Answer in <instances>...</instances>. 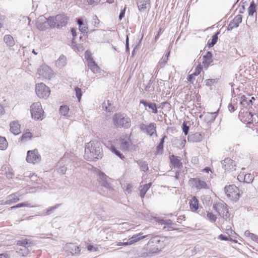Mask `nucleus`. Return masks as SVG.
Returning <instances> with one entry per match:
<instances>
[{
  "label": "nucleus",
  "mask_w": 258,
  "mask_h": 258,
  "mask_svg": "<svg viewBox=\"0 0 258 258\" xmlns=\"http://www.w3.org/2000/svg\"><path fill=\"white\" fill-rule=\"evenodd\" d=\"M140 128L142 131L146 133L150 136L156 133V124L154 123H151L149 125L142 123L140 124Z\"/></svg>",
  "instance_id": "obj_16"
},
{
  "label": "nucleus",
  "mask_w": 258,
  "mask_h": 258,
  "mask_svg": "<svg viewBox=\"0 0 258 258\" xmlns=\"http://www.w3.org/2000/svg\"><path fill=\"white\" fill-rule=\"evenodd\" d=\"M32 117L42 120L44 118V111L40 102L33 103L30 107Z\"/></svg>",
  "instance_id": "obj_5"
},
{
  "label": "nucleus",
  "mask_w": 258,
  "mask_h": 258,
  "mask_svg": "<svg viewBox=\"0 0 258 258\" xmlns=\"http://www.w3.org/2000/svg\"><path fill=\"white\" fill-rule=\"evenodd\" d=\"M103 150L101 143L97 140H93L86 144L85 158L88 161H95L103 157Z\"/></svg>",
  "instance_id": "obj_1"
},
{
  "label": "nucleus",
  "mask_w": 258,
  "mask_h": 258,
  "mask_svg": "<svg viewBox=\"0 0 258 258\" xmlns=\"http://www.w3.org/2000/svg\"><path fill=\"white\" fill-rule=\"evenodd\" d=\"M148 107L151 109V111L154 113H157L158 112L156 104L155 103L149 102Z\"/></svg>",
  "instance_id": "obj_44"
},
{
  "label": "nucleus",
  "mask_w": 258,
  "mask_h": 258,
  "mask_svg": "<svg viewBox=\"0 0 258 258\" xmlns=\"http://www.w3.org/2000/svg\"><path fill=\"white\" fill-rule=\"evenodd\" d=\"M16 252L18 253L21 256H26L27 255L29 252L30 250L29 249L28 246H23L17 248Z\"/></svg>",
  "instance_id": "obj_30"
},
{
  "label": "nucleus",
  "mask_w": 258,
  "mask_h": 258,
  "mask_svg": "<svg viewBox=\"0 0 258 258\" xmlns=\"http://www.w3.org/2000/svg\"><path fill=\"white\" fill-rule=\"evenodd\" d=\"M10 131L15 135L20 133V125L16 121H13L10 124Z\"/></svg>",
  "instance_id": "obj_26"
},
{
  "label": "nucleus",
  "mask_w": 258,
  "mask_h": 258,
  "mask_svg": "<svg viewBox=\"0 0 258 258\" xmlns=\"http://www.w3.org/2000/svg\"><path fill=\"white\" fill-rule=\"evenodd\" d=\"M67 64V58L66 57L61 54L58 59L56 61L55 64L57 67L61 68L64 67Z\"/></svg>",
  "instance_id": "obj_31"
},
{
  "label": "nucleus",
  "mask_w": 258,
  "mask_h": 258,
  "mask_svg": "<svg viewBox=\"0 0 258 258\" xmlns=\"http://www.w3.org/2000/svg\"><path fill=\"white\" fill-rule=\"evenodd\" d=\"M250 238L252 240L258 243V236L257 235H256L254 234H250Z\"/></svg>",
  "instance_id": "obj_63"
},
{
  "label": "nucleus",
  "mask_w": 258,
  "mask_h": 258,
  "mask_svg": "<svg viewBox=\"0 0 258 258\" xmlns=\"http://www.w3.org/2000/svg\"><path fill=\"white\" fill-rule=\"evenodd\" d=\"M102 107L105 109L107 112H111L113 111V107L111 105V102L107 100V102H104L102 104Z\"/></svg>",
  "instance_id": "obj_40"
},
{
  "label": "nucleus",
  "mask_w": 258,
  "mask_h": 258,
  "mask_svg": "<svg viewBox=\"0 0 258 258\" xmlns=\"http://www.w3.org/2000/svg\"><path fill=\"white\" fill-rule=\"evenodd\" d=\"M220 33L219 32H217L214 35H213L211 41L209 40L208 42V45L209 47H213L217 42L218 36V35Z\"/></svg>",
  "instance_id": "obj_37"
},
{
  "label": "nucleus",
  "mask_w": 258,
  "mask_h": 258,
  "mask_svg": "<svg viewBox=\"0 0 258 258\" xmlns=\"http://www.w3.org/2000/svg\"><path fill=\"white\" fill-rule=\"evenodd\" d=\"M125 48L126 51L127 52H130V48H129V38L128 36H126V40H125Z\"/></svg>",
  "instance_id": "obj_59"
},
{
  "label": "nucleus",
  "mask_w": 258,
  "mask_h": 258,
  "mask_svg": "<svg viewBox=\"0 0 258 258\" xmlns=\"http://www.w3.org/2000/svg\"><path fill=\"white\" fill-rule=\"evenodd\" d=\"M253 179H254L253 175H252L250 173H249V174H246L244 175V178H243V181L247 183H250L252 182Z\"/></svg>",
  "instance_id": "obj_43"
},
{
  "label": "nucleus",
  "mask_w": 258,
  "mask_h": 258,
  "mask_svg": "<svg viewBox=\"0 0 258 258\" xmlns=\"http://www.w3.org/2000/svg\"><path fill=\"white\" fill-rule=\"evenodd\" d=\"M150 0H140L137 3L138 9L140 12L144 11L150 6Z\"/></svg>",
  "instance_id": "obj_27"
},
{
  "label": "nucleus",
  "mask_w": 258,
  "mask_h": 258,
  "mask_svg": "<svg viewBox=\"0 0 258 258\" xmlns=\"http://www.w3.org/2000/svg\"><path fill=\"white\" fill-rule=\"evenodd\" d=\"M8 146V143L5 138L0 136V150L6 149Z\"/></svg>",
  "instance_id": "obj_42"
},
{
  "label": "nucleus",
  "mask_w": 258,
  "mask_h": 258,
  "mask_svg": "<svg viewBox=\"0 0 258 258\" xmlns=\"http://www.w3.org/2000/svg\"><path fill=\"white\" fill-rule=\"evenodd\" d=\"M207 217L211 222H215L217 219V217L215 215L208 212H207Z\"/></svg>",
  "instance_id": "obj_51"
},
{
  "label": "nucleus",
  "mask_w": 258,
  "mask_h": 258,
  "mask_svg": "<svg viewBox=\"0 0 258 258\" xmlns=\"http://www.w3.org/2000/svg\"><path fill=\"white\" fill-rule=\"evenodd\" d=\"M256 4H255L254 1H252L250 4V6L248 9V15L249 16H252L253 15V14L256 12Z\"/></svg>",
  "instance_id": "obj_38"
},
{
  "label": "nucleus",
  "mask_w": 258,
  "mask_h": 258,
  "mask_svg": "<svg viewBox=\"0 0 258 258\" xmlns=\"http://www.w3.org/2000/svg\"><path fill=\"white\" fill-rule=\"evenodd\" d=\"M216 82V81L215 79H207L206 80V85L208 86H210L212 84H214Z\"/></svg>",
  "instance_id": "obj_56"
},
{
  "label": "nucleus",
  "mask_w": 258,
  "mask_h": 258,
  "mask_svg": "<svg viewBox=\"0 0 258 258\" xmlns=\"http://www.w3.org/2000/svg\"><path fill=\"white\" fill-rule=\"evenodd\" d=\"M148 235H143L142 232L133 235L130 238H129L126 242H118L117 245L118 246H124L132 245L138 241L148 237Z\"/></svg>",
  "instance_id": "obj_9"
},
{
  "label": "nucleus",
  "mask_w": 258,
  "mask_h": 258,
  "mask_svg": "<svg viewBox=\"0 0 258 258\" xmlns=\"http://www.w3.org/2000/svg\"><path fill=\"white\" fill-rule=\"evenodd\" d=\"M169 159L172 166L174 168L181 169L183 167L181 159L178 157L172 155L169 156Z\"/></svg>",
  "instance_id": "obj_20"
},
{
  "label": "nucleus",
  "mask_w": 258,
  "mask_h": 258,
  "mask_svg": "<svg viewBox=\"0 0 258 258\" xmlns=\"http://www.w3.org/2000/svg\"><path fill=\"white\" fill-rule=\"evenodd\" d=\"M75 91L76 96L77 98H78L79 101H80L81 99V97L82 95V90L80 88L77 87L75 88Z\"/></svg>",
  "instance_id": "obj_50"
},
{
  "label": "nucleus",
  "mask_w": 258,
  "mask_h": 258,
  "mask_svg": "<svg viewBox=\"0 0 258 258\" xmlns=\"http://www.w3.org/2000/svg\"><path fill=\"white\" fill-rule=\"evenodd\" d=\"M202 70V67H201V66L200 64L198 65L196 68L195 71L193 73V75H194L195 76L199 75L200 74V73H201Z\"/></svg>",
  "instance_id": "obj_55"
},
{
  "label": "nucleus",
  "mask_w": 258,
  "mask_h": 258,
  "mask_svg": "<svg viewBox=\"0 0 258 258\" xmlns=\"http://www.w3.org/2000/svg\"><path fill=\"white\" fill-rule=\"evenodd\" d=\"M242 16L238 15L234 17L232 21L230 22L228 26L227 30L230 31L232 30L234 28H237L239 26L240 23L242 22Z\"/></svg>",
  "instance_id": "obj_18"
},
{
  "label": "nucleus",
  "mask_w": 258,
  "mask_h": 258,
  "mask_svg": "<svg viewBox=\"0 0 258 258\" xmlns=\"http://www.w3.org/2000/svg\"><path fill=\"white\" fill-rule=\"evenodd\" d=\"M160 223L162 224L165 225L163 227V229L165 231H171V230H177L178 229L175 227V224L173 223L171 220H161Z\"/></svg>",
  "instance_id": "obj_21"
},
{
  "label": "nucleus",
  "mask_w": 258,
  "mask_h": 258,
  "mask_svg": "<svg viewBox=\"0 0 258 258\" xmlns=\"http://www.w3.org/2000/svg\"><path fill=\"white\" fill-rule=\"evenodd\" d=\"M4 41L9 46H13L15 44L14 39L10 35H6L4 37Z\"/></svg>",
  "instance_id": "obj_35"
},
{
  "label": "nucleus",
  "mask_w": 258,
  "mask_h": 258,
  "mask_svg": "<svg viewBox=\"0 0 258 258\" xmlns=\"http://www.w3.org/2000/svg\"><path fill=\"white\" fill-rule=\"evenodd\" d=\"M217 115V112L208 113L204 117V121L207 123H211L214 122Z\"/></svg>",
  "instance_id": "obj_29"
},
{
  "label": "nucleus",
  "mask_w": 258,
  "mask_h": 258,
  "mask_svg": "<svg viewBox=\"0 0 258 258\" xmlns=\"http://www.w3.org/2000/svg\"><path fill=\"white\" fill-rule=\"evenodd\" d=\"M190 208L193 211H197L199 208V202L196 197H193L192 200L190 201Z\"/></svg>",
  "instance_id": "obj_36"
},
{
  "label": "nucleus",
  "mask_w": 258,
  "mask_h": 258,
  "mask_svg": "<svg viewBox=\"0 0 258 258\" xmlns=\"http://www.w3.org/2000/svg\"><path fill=\"white\" fill-rule=\"evenodd\" d=\"M32 243L30 242H29V240L27 239H22L21 240H19L17 242V245L20 247L23 246H28L30 247L31 246Z\"/></svg>",
  "instance_id": "obj_39"
},
{
  "label": "nucleus",
  "mask_w": 258,
  "mask_h": 258,
  "mask_svg": "<svg viewBox=\"0 0 258 258\" xmlns=\"http://www.w3.org/2000/svg\"><path fill=\"white\" fill-rule=\"evenodd\" d=\"M213 54L211 51H208L206 54L203 56V64L205 69H207L210 64L213 62Z\"/></svg>",
  "instance_id": "obj_23"
},
{
  "label": "nucleus",
  "mask_w": 258,
  "mask_h": 258,
  "mask_svg": "<svg viewBox=\"0 0 258 258\" xmlns=\"http://www.w3.org/2000/svg\"><path fill=\"white\" fill-rule=\"evenodd\" d=\"M126 8L125 7L123 10H122L119 15V19L121 20L122 18L124 17L125 12Z\"/></svg>",
  "instance_id": "obj_62"
},
{
  "label": "nucleus",
  "mask_w": 258,
  "mask_h": 258,
  "mask_svg": "<svg viewBox=\"0 0 258 258\" xmlns=\"http://www.w3.org/2000/svg\"><path fill=\"white\" fill-rule=\"evenodd\" d=\"M224 191L227 197L230 200L237 201L239 198V189L235 185L232 184L226 186Z\"/></svg>",
  "instance_id": "obj_6"
},
{
  "label": "nucleus",
  "mask_w": 258,
  "mask_h": 258,
  "mask_svg": "<svg viewBox=\"0 0 258 258\" xmlns=\"http://www.w3.org/2000/svg\"><path fill=\"white\" fill-rule=\"evenodd\" d=\"M151 184V183H149L144 185L143 187L142 186H140L141 189H140V196L142 198H144L146 193L150 188Z\"/></svg>",
  "instance_id": "obj_33"
},
{
  "label": "nucleus",
  "mask_w": 258,
  "mask_h": 258,
  "mask_svg": "<svg viewBox=\"0 0 258 258\" xmlns=\"http://www.w3.org/2000/svg\"><path fill=\"white\" fill-rule=\"evenodd\" d=\"M218 239L221 240L228 241L229 239L231 238L228 236H225L223 234H220L218 237Z\"/></svg>",
  "instance_id": "obj_58"
},
{
  "label": "nucleus",
  "mask_w": 258,
  "mask_h": 258,
  "mask_svg": "<svg viewBox=\"0 0 258 258\" xmlns=\"http://www.w3.org/2000/svg\"><path fill=\"white\" fill-rule=\"evenodd\" d=\"M164 242L160 239L159 236H155L150 239L147 245L144 248L146 252L143 254L147 255L149 253H158L163 247Z\"/></svg>",
  "instance_id": "obj_2"
},
{
  "label": "nucleus",
  "mask_w": 258,
  "mask_h": 258,
  "mask_svg": "<svg viewBox=\"0 0 258 258\" xmlns=\"http://www.w3.org/2000/svg\"><path fill=\"white\" fill-rule=\"evenodd\" d=\"M77 24L79 25V30L82 33H85L87 31L88 27L84 23L83 21L78 20L77 21Z\"/></svg>",
  "instance_id": "obj_41"
},
{
  "label": "nucleus",
  "mask_w": 258,
  "mask_h": 258,
  "mask_svg": "<svg viewBox=\"0 0 258 258\" xmlns=\"http://www.w3.org/2000/svg\"><path fill=\"white\" fill-rule=\"evenodd\" d=\"M254 100H255V98L254 97L249 99L248 97L242 95L240 97V104L243 107L247 108L248 106H249L252 108L251 106L253 105V102Z\"/></svg>",
  "instance_id": "obj_17"
},
{
  "label": "nucleus",
  "mask_w": 258,
  "mask_h": 258,
  "mask_svg": "<svg viewBox=\"0 0 258 258\" xmlns=\"http://www.w3.org/2000/svg\"><path fill=\"white\" fill-rule=\"evenodd\" d=\"M167 60L168 59H166V57L165 56L163 57L159 61L158 63V66L160 68L164 67L165 66Z\"/></svg>",
  "instance_id": "obj_54"
},
{
  "label": "nucleus",
  "mask_w": 258,
  "mask_h": 258,
  "mask_svg": "<svg viewBox=\"0 0 258 258\" xmlns=\"http://www.w3.org/2000/svg\"><path fill=\"white\" fill-rule=\"evenodd\" d=\"M69 111V108L67 105L61 106L59 109L60 113L64 116L66 115Z\"/></svg>",
  "instance_id": "obj_46"
},
{
  "label": "nucleus",
  "mask_w": 258,
  "mask_h": 258,
  "mask_svg": "<svg viewBox=\"0 0 258 258\" xmlns=\"http://www.w3.org/2000/svg\"><path fill=\"white\" fill-rule=\"evenodd\" d=\"M19 201V198L16 194L11 195L7 197V199L5 202L6 204L11 205L13 203H16Z\"/></svg>",
  "instance_id": "obj_32"
},
{
  "label": "nucleus",
  "mask_w": 258,
  "mask_h": 258,
  "mask_svg": "<svg viewBox=\"0 0 258 258\" xmlns=\"http://www.w3.org/2000/svg\"><path fill=\"white\" fill-rule=\"evenodd\" d=\"M41 156L37 150L28 151L26 157V160L28 162L35 164L40 161Z\"/></svg>",
  "instance_id": "obj_10"
},
{
  "label": "nucleus",
  "mask_w": 258,
  "mask_h": 258,
  "mask_svg": "<svg viewBox=\"0 0 258 258\" xmlns=\"http://www.w3.org/2000/svg\"><path fill=\"white\" fill-rule=\"evenodd\" d=\"M85 57L87 62H88L89 59H93V58L91 57V52L88 50H87L85 52Z\"/></svg>",
  "instance_id": "obj_57"
},
{
  "label": "nucleus",
  "mask_w": 258,
  "mask_h": 258,
  "mask_svg": "<svg viewBox=\"0 0 258 258\" xmlns=\"http://www.w3.org/2000/svg\"><path fill=\"white\" fill-rule=\"evenodd\" d=\"M68 17L64 15H57L55 17H49V23L51 28L56 27L60 28L68 24Z\"/></svg>",
  "instance_id": "obj_4"
},
{
  "label": "nucleus",
  "mask_w": 258,
  "mask_h": 258,
  "mask_svg": "<svg viewBox=\"0 0 258 258\" xmlns=\"http://www.w3.org/2000/svg\"><path fill=\"white\" fill-rule=\"evenodd\" d=\"M87 66L91 71L94 73L98 72L99 70V67L93 59H89L88 62H87Z\"/></svg>",
  "instance_id": "obj_28"
},
{
  "label": "nucleus",
  "mask_w": 258,
  "mask_h": 258,
  "mask_svg": "<svg viewBox=\"0 0 258 258\" xmlns=\"http://www.w3.org/2000/svg\"><path fill=\"white\" fill-rule=\"evenodd\" d=\"M213 209L216 211L221 217L227 219L230 214L226 204L223 203H218L213 205Z\"/></svg>",
  "instance_id": "obj_7"
},
{
  "label": "nucleus",
  "mask_w": 258,
  "mask_h": 258,
  "mask_svg": "<svg viewBox=\"0 0 258 258\" xmlns=\"http://www.w3.org/2000/svg\"><path fill=\"white\" fill-rule=\"evenodd\" d=\"M163 151V145L162 143H159L156 147V154H162Z\"/></svg>",
  "instance_id": "obj_53"
},
{
  "label": "nucleus",
  "mask_w": 258,
  "mask_h": 258,
  "mask_svg": "<svg viewBox=\"0 0 258 258\" xmlns=\"http://www.w3.org/2000/svg\"><path fill=\"white\" fill-rule=\"evenodd\" d=\"M37 73L39 75L44 77L48 79H50L53 76V74L51 73V70L46 65L40 66L38 69Z\"/></svg>",
  "instance_id": "obj_15"
},
{
  "label": "nucleus",
  "mask_w": 258,
  "mask_h": 258,
  "mask_svg": "<svg viewBox=\"0 0 258 258\" xmlns=\"http://www.w3.org/2000/svg\"><path fill=\"white\" fill-rule=\"evenodd\" d=\"M191 180L194 182V185L198 189L208 188L206 182L199 178H192Z\"/></svg>",
  "instance_id": "obj_25"
},
{
  "label": "nucleus",
  "mask_w": 258,
  "mask_h": 258,
  "mask_svg": "<svg viewBox=\"0 0 258 258\" xmlns=\"http://www.w3.org/2000/svg\"><path fill=\"white\" fill-rule=\"evenodd\" d=\"M66 171H67V167H65V166H62L59 169V172H60V173L62 174H66Z\"/></svg>",
  "instance_id": "obj_64"
},
{
  "label": "nucleus",
  "mask_w": 258,
  "mask_h": 258,
  "mask_svg": "<svg viewBox=\"0 0 258 258\" xmlns=\"http://www.w3.org/2000/svg\"><path fill=\"white\" fill-rule=\"evenodd\" d=\"M113 124L116 127L128 128L131 126V119L121 113H116L112 117Z\"/></svg>",
  "instance_id": "obj_3"
},
{
  "label": "nucleus",
  "mask_w": 258,
  "mask_h": 258,
  "mask_svg": "<svg viewBox=\"0 0 258 258\" xmlns=\"http://www.w3.org/2000/svg\"><path fill=\"white\" fill-rule=\"evenodd\" d=\"M111 151L112 153H114L116 156L119 157L121 159H123L124 157L122 154H121L120 151L116 149V148L114 146H111Z\"/></svg>",
  "instance_id": "obj_45"
},
{
  "label": "nucleus",
  "mask_w": 258,
  "mask_h": 258,
  "mask_svg": "<svg viewBox=\"0 0 258 258\" xmlns=\"http://www.w3.org/2000/svg\"><path fill=\"white\" fill-rule=\"evenodd\" d=\"M187 123L189 124V122L184 121L182 124V128L183 132L185 135H187L188 133L189 126L187 125Z\"/></svg>",
  "instance_id": "obj_47"
},
{
  "label": "nucleus",
  "mask_w": 258,
  "mask_h": 258,
  "mask_svg": "<svg viewBox=\"0 0 258 258\" xmlns=\"http://www.w3.org/2000/svg\"><path fill=\"white\" fill-rule=\"evenodd\" d=\"M32 137V134L30 132H26V133L23 134L21 137V141H27V139H30Z\"/></svg>",
  "instance_id": "obj_52"
},
{
  "label": "nucleus",
  "mask_w": 258,
  "mask_h": 258,
  "mask_svg": "<svg viewBox=\"0 0 258 258\" xmlns=\"http://www.w3.org/2000/svg\"><path fill=\"white\" fill-rule=\"evenodd\" d=\"M132 142L130 139V136L125 134L122 136L119 139L120 148L123 151H127L129 149Z\"/></svg>",
  "instance_id": "obj_11"
},
{
  "label": "nucleus",
  "mask_w": 258,
  "mask_h": 258,
  "mask_svg": "<svg viewBox=\"0 0 258 258\" xmlns=\"http://www.w3.org/2000/svg\"><path fill=\"white\" fill-rule=\"evenodd\" d=\"M136 162L142 171L147 172L149 170L148 164L146 161L139 160Z\"/></svg>",
  "instance_id": "obj_34"
},
{
  "label": "nucleus",
  "mask_w": 258,
  "mask_h": 258,
  "mask_svg": "<svg viewBox=\"0 0 258 258\" xmlns=\"http://www.w3.org/2000/svg\"><path fill=\"white\" fill-rule=\"evenodd\" d=\"M228 107L229 111L231 112H234L236 109V108L231 103L229 104Z\"/></svg>",
  "instance_id": "obj_61"
},
{
  "label": "nucleus",
  "mask_w": 258,
  "mask_h": 258,
  "mask_svg": "<svg viewBox=\"0 0 258 258\" xmlns=\"http://www.w3.org/2000/svg\"><path fill=\"white\" fill-rule=\"evenodd\" d=\"M204 136L200 133L190 134L187 138V140L189 142H200L203 140Z\"/></svg>",
  "instance_id": "obj_22"
},
{
  "label": "nucleus",
  "mask_w": 258,
  "mask_h": 258,
  "mask_svg": "<svg viewBox=\"0 0 258 258\" xmlns=\"http://www.w3.org/2000/svg\"><path fill=\"white\" fill-rule=\"evenodd\" d=\"M222 167L226 171L230 172L235 170V162L229 158H225L221 162Z\"/></svg>",
  "instance_id": "obj_14"
},
{
  "label": "nucleus",
  "mask_w": 258,
  "mask_h": 258,
  "mask_svg": "<svg viewBox=\"0 0 258 258\" xmlns=\"http://www.w3.org/2000/svg\"><path fill=\"white\" fill-rule=\"evenodd\" d=\"M37 28L40 31L46 30L48 27L51 28V24L49 23V17L46 19L44 17H40L37 23Z\"/></svg>",
  "instance_id": "obj_13"
},
{
  "label": "nucleus",
  "mask_w": 258,
  "mask_h": 258,
  "mask_svg": "<svg viewBox=\"0 0 258 258\" xmlns=\"http://www.w3.org/2000/svg\"><path fill=\"white\" fill-rule=\"evenodd\" d=\"M60 206V204H56L54 206L50 207L47 209L46 212L44 213L43 215H49L51 214V212L56 209Z\"/></svg>",
  "instance_id": "obj_49"
},
{
  "label": "nucleus",
  "mask_w": 258,
  "mask_h": 258,
  "mask_svg": "<svg viewBox=\"0 0 258 258\" xmlns=\"http://www.w3.org/2000/svg\"><path fill=\"white\" fill-rule=\"evenodd\" d=\"M35 92L39 98H46L49 96L50 91L48 87L41 83L36 85Z\"/></svg>",
  "instance_id": "obj_8"
},
{
  "label": "nucleus",
  "mask_w": 258,
  "mask_h": 258,
  "mask_svg": "<svg viewBox=\"0 0 258 258\" xmlns=\"http://www.w3.org/2000/svg\"><path fill=\"white\" fill-rule=\"evenodd\" d=\"M65 247L67 251L71 253L72 255H78L80 254L81 250L80 248L74 243H67Z\"/></svg>",
  "instance_id": "obj_19"
},
{
  "label": "nucleus",
  "mask_w": 258,
  "mask_h": 258,
  "mask_svg": "<svg viewBox=\"0 0 258 258\" xmlns=\"http://www.w3.org/2000/svg\"><path fill=\"white\" fill-rule=\"evenodd\" d=\"M108 177L104 173L101 172L99 174L98 180L100 185L104 187L107 190L111 191L113 190V188L111 186L110 182L108 181Z\"/></svg>",
  "instance_id": "obj_12"
},
{
  "label": "nucleus",
  "mask_w": 258,
  "mask_h": 258,
  "mask_svg": "<svg viewBox=\"0 0 258 258\" xmlns=\"http://www.w3.org/2000/svg\"><path fill=\"white\" fill-rule=\"evenodd\" d=\"M153 83V81L151 80H149L148 84L145 86V90L147 92L149 91V89L150 88L151 84Z\"/></svg>",
  "instance_id": "obj_60"
},
{
  "label": "nucleus",
  "mask_w": 258,
  "mask_h": 258,
  "mask_svg": "<svg viewBox=\"0 0 258 258\" xmlns=\"http://www.w3.org/2000/svg\"><path fill=\"white\" fill-rule=\"evenodd\" d=\"M239 116L245 117L246 116L245 121L247 122V123H251L253 122V116L252 113L249 111H244L243 109H241L239 111Z\"/></svg>",
  "instance_id": "obj_24"
},
{
  "label": "nucleus",
  "mask_w": 258,
  "mask_h": 258,
  "mask_svg": "<svg viewBox=\"0 0 258 258\" xmlns=\"http://www.w3.org/2000/svg\"><path fill=\"white\" fill-rule=\"evenodd\" d=\"M30 207V205L28 202L19 203L16 206L11 207V209L19 208H21V207ZM35 207V206H30V207Z\"/></svg>",
  "instance_id": "obj_48"
}]
</instances>
